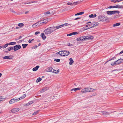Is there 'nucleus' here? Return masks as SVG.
Returning a JSON list of instances; mask_svg holds the SVG:
<instances>
[{"label": "nucleus", "mask_w": 123, "mask_h": 123, "mask_svg": "<svg viewBox=\"0 0 123 123\" xmlns=\"http://www.w3.org/2000/svg\"><path fill=\"white\" fill-rule=\"evenodd\" d=\"M36 3V2L35 1H31V2H29L28 3Z\"/></svg>", "instance_id": "nucleus-55"}, {"label": "nucleus", "mask_w": 123, "mask_h": 123, "mask_svg": "<svg viewBox=\"0 0 123 123\" xmlns=\"http://www.w3.org/2000/svg\"><path fill=\"white\" fill-rule=\"evenodd\" d=\"M29 103L30 104V105L32 104L33 103V102L32 101H30L29 102Z\"/></svg>", "instance_id": "nucleus-51"}, {"label": "nucleus", "mask_w": 123, "mask_h": 123, "mask_svg": "<svg viewBox=\"0 0 123 123\" xmlns=\"http://www.w3.org/2000/svg\"><path fill=\"white\" fill-rule=\"evenodd\" d=\"M72 33H70L68 34H67V36H72Z\"/></svg>", "instance_id": "nucleus-47"}, {"label": "nucleus", "mask_w": 123, "mask_h": 123, "mask_svg": "<svg viewBox=\"0 0 123 123\" xmlns=\"http://www.w3.org/2000/svg\"><path fill=\"white\" fill-rule=\"evenodd\" d=\"M114 8L113 6H109L107 8Z\"/></svg>", "instance_id": "nucleus-46"}, {"label": "nucleus", "mask_w": 123, "mask_h": 123, "mask_svg": "<svg viewBox=\"0 0 123 123\" xmlns=\"http://www.w3.org/2000/svg\"><path fill=\"white\" fill-rule=\"evenodd\" d=\"M120 25V23H117L116 24H113V26L114 27H115L116 26H119Z\"/></svg>", "instance_id": "nucleus-29"}, {"label": "nucleus", "mask_w": 123, "mask_h": 123, "mask_svg": "<svg viewBox=\"0 0 123 123\" xmlns=\"http://www.w3.org/2000/svg\"><path fill=\"white\" fill-rule=\"evenodd\" d=\"M84 37L85 38V40L87 39H92L93 38V36L91 35L84 36Z\"/></svg>", "instance_id": "nucleus-7"}, {"label": "nucleus", "mask_w": 123, "mask_h": 123, "mask_svg": "<svg viewBox=\"0 0 123 123\" xmlns=\"http://www.w3.org/2000/svg\"><path fill=\"white\" fill-rule=\"evenodd\" d=\"M39 66H37L36 67L33 68L32 70L33 71H35L37 70Z\"/></svg>", "instance_id": "nucleus-20"}, {"label": "nucleus", "mask_w": 123, "mask_h": 123, "mask_svg": "<svg viewBox=\"0 0 123 123\" xmlns=\"http://www.w3.org/2000/svg\"><path fill=\"white\" fill-rule=\"evenodd\" d=\"M90 25H86V27H88V28L87 29H88V27H89L90 26Z\"/></svg>", "instance_id": "nucleus-52"}, {"label": "nucleus", "mask_w": 123, "mask_h": 123, "mask_svg": "<svg viewBox=\"0 0 123 123\" xmlns=\"http://www.w3.org/2000/svg\"><path fill=\"white\" fill-rule=\"evenodd\" d=\"M73 4V3H70V2H68L67 3V4L68 5H72V4Z\"/></svg>", "instance_id": "nucleus-44"}, {"label": "nucleus", "mask_w": 123, "mask_h": 123, "mask_svg": "<svg viewBox=\"0 0 123 123\" xmlns=\"http://www.w3.org/2000/svg\"><path fill=\"white\" fill-rule=\"evenodd\" d=\"M2 74L1 73H0V77H1L2 76Z\"/></svg>", "instance_id": "nucleus-64"}, {"label": "nucleus", "mask_w": 123, "mask_h": 123, "mask_svg": "<svg viewBox=\"0 0 123 123\" xmlns=\"http://www.w3.org/2000/svg\"><path fill=\"white\" fill-rule=\"evenodd\" d=\"M4 59H12V58L11 55L7 56H4L3 57Z\"/></svg>", "instance_id": "nucleus-13"}, {"label": "nucleus", "mask_w": 123, "mask_h": 123, "mask_svg": "<svg viewBox=\"0 0 123 123\" xmlns=\"http://www.w3.org/2000/svg\"><path fill=\"white\" fill-rule=\"evenodd\" d=\"M80 18H78V17L76 18H75L74 20H77V19H79Z\"/></svg>", "instance_id": "nucleus-54"}, {"label": "nucleus", "mask_w": 123, "mask_h": 123, "mask_svg": "<svg viewBox=\"0 0 123 123\" xmlns=\"http://www.w3.org/2000/svg\"><path fill=\"white\" fill-rule=\"evenodd\" d=\"M123 61V59H119L117 60L116 61V62L117 63V65L121 63Z\"/></svg>", "instance_id": "nucleus-16"}, {"label": "nucleus", "mask_w": 123, "mask_h": 123, "mask_svg": "<svg viewBox=\"0 0 123 123\" xmlns=\"http://www.w3.org/2000/svg\"><path fill=\"white\" fill-rule=\"evenodd\" d=\"M104 18L105 19V21L107 19V17L103 15L99 16L98 17V19L100 21L103 20Z\"/></svg>", "instance_id": "nucleus-3"}, {"label": "nucleus", "mask_w": 123, "mask_h": 123, "mask_svg": "<svg viewBox=\"0 0 123 123\" xmlns=\"http://www.w3.org/2000/svg\"><path fill=\"white\" fill-rule=\"evenodd\" d=\"M46 71L47 72H53L54 71V70L51 67H48L46 69Z\"/></svg>", "instance_id": "nucleus-4"}, {"label": "nucleus", "mask_w": 123, "mask_h": 123, "mask_svg": "<svg viewBox=\"0 0 123 123\" xmlns=\"http://www.w3.org/2000/svg\"><path fill=\"white\" fill-rule=\"evenodd\" d=\"M80 89V88H73L71 90V91L74 90V91H76L77 90H79Z\"/></svg>", "instance_id": "nucleus-26"}, {"label": "nucleus", "mask_w": 123, "mask_h": 123, "mask_svg": "<svg viewBox=\"0 0 123 123\" xmlns=\"http://www.w3.org/2000/svg\"><path fill=\"white\" fill-rule=\"evenodd\" d=\"M40 111L39 110H37L32 115H37Z\"/></svg>", "instance_id": "nucleus-32"}, {"label": "nucleus", "mask_w": 123, "mask_h": 123, "mask_svg": "<svg viewBox=\"0 0 123 123\" xmlns=\"http://www.w3.org/2000/svg\"><path fill=\"white\" fill-rule=\"evenodd\" d=\"M18 25L20 27H22L24 25V24L23 23H19L18 24Z\"/></svg>", "instance_id": "nucleus-30"}, {"label": "nucleus", "mask_w": 123, "mask_h": 123, "mask_svg": "<svg viewBox=\"0 0 123 123\" xmlns=\"http://www.w3.org/2000/svg\"><path fill=\"white\" fill-rule=\"evenodd\" d=\"M50 13V12L49 11H48L47 12H44V14L45 15L49 14Z\"/></svg>", "instance_id": "nucleus-39"}, {"label": "nucleus", "mask_w": 123, "mask_h": 123, "mask_svg": "<svg viewBox=\"0 0 123 123\" xmlns=\"http://www.w3.org/2000/svg\"><path fill=\"white\" fill-rule=\"evenodd\" d=\"M68 46H73V45L72 44H70L69 43L68 44Z\"/></svg>", "instance_id": "nucleus-48"}, {"label": "nucleus", "mask_w": 123, "mask_h": 123, "mask_svg": "<svg viewBox=\"0 0 123 123\" xmlns=\"http://www.w3.org/2000/svg\"><path fill=\"white\" fill-rule=\"evenodd\" d=\"M97 16V15L96 14H92L89 16V17L90 18H93L96 17Z\"/></svg>", "instance_id": "nucleus-27"}, {"label": "nucleus", "mask_w": 123, "mask_h": 123, "mask_svg": "<svg viewBox=\"0 0 123 123\" xmlns=\"http://www.w3.org/2000/svg\"><path fill=\"white\" fill-rule=\"evenodd\" d=\"M76 40L78 41H81L82 40H85V38L84 37H80L79 38H77Z\"/></svg>", "instance_id": "nucleus-12"}, {"label": "nucleus", "mask_w": 123, "mask_h": 123, "mask_svg": "<svg viewBox=\"0 0 123 123\" xmlns=\"http://www.w3.org/2000/svg\"><path fill=\"white\" fill-rule=\"evenodd\" d=\"M101 113L105 115H107L109 114V112H106L104 111H101Z\"/></svg>", "instance_id": "nucleus-18"}, {"label": "nucleus", "mask_w": 123, "mask_h": 123, "mask_svg": "<svg viewBox=\"0 0 123 123\" xmlns=\"http://www.w3.org/2000/svg\"><path fill=\"white\" fill-rule=\"evenodd\" d=\"M68 25L71 26V25L66 23L55 27L53 26L50 27L45 30L44 32L46 35H48L51 33L53 32L56 31L57 29L60 28L63 26H65Z\"/></svg>", "instance_id": "nucleus-1"}, {"label": "nucleus", "mask_w": 123, "mask_h": 123, "mask_svg": "<svg viewBox=\"0 0 123 123\" xmlns=\"http://www.w3.org/2000/svg\"><path fill=\"white\" fill-rule=\"evenodd\" d=\"M72 35H76L78 34V33L77 32H72Z\"/></svg>", "instance_id": "nucleus-40"}, {"label": "nucleus", "mask_w": 123, "mask_h": 123, "mask_svg": "<svg viewBox=\"0 0 123 123\" xmlns=\"http://www.w3.org/2000/svg\"><path fill=\"white\" fill-rule=\"evenodd\" d=\"M123 53V51H121V52L119 53V54H121L122 53Z\"/></svg>", "instance_id": "nucleus-59"}, {"label": "nucleus", "mask_w": 123, "mask_h": 123, "mask_svg": "<svg viewBox=\"0 0 123 123\" xmlns=\"http://www.w3.org/2000/svg\"><path fill=\"white\" fill-rule=\"evenodd\" d=\"M95 90L94 89H92V88H90V91H91V92L92 91H93V90Z\"/></svg>", "instance_id": "nucleus-53"}, {"label": "nucleus", "mask_w": 123, "mask_h": 123, "mask_svg": "<svg viewBox=\"0 0 123 123\" xmlns=\"http://www.w3.org/2000/svg\"><path fill=\"white\" fill-rule=\"evenodd\" d=\"M59 72V70L58 69L57 71L54 70V71L53 72H54L55 73L57 74Z\"/></svg>", "instance_id": "nucleus-41"}, {"label": "nucleus", "mask_w": 123, "mask_h": 123, "mask_svg": "<svg viewBox=\"0 0 123 123\" xmlns=\"http://www.w3.org/2000/svg\"><path fill=\"white\" fill-rule=\"evenodd\" d=\"M13 47H11L10 48L9 47L7 49H5V52H8L11 50H13Z\"/></svg>", "instance_id": "nucleus-14"}, {"label": "nucleus", "mask_w": 123, "mask_h": 123, "mask_svg": "<svg viewBox=\"0 0 123 123\" xmlns=\"http://www.w3.org/2000/svg\"><path fill=\"white\" fill-rule=\"evenodd\" d=\"M63 56H66L68 55L69 54V52L68 51L64 50L63 51Z\"/></svg>", "instance_id": "nucleus-10"}, {"label": "nucleus", "mask_w": 123, "mask_h": 123, "mask_svg": "<svg viewBox=\"0 0 123 123\" xmlns=\"http://www.w3.org/2000/svg\"><path fill=\"white\" fill-rule=\"evenodd\" d=\"M111 1L113 2L114 3H116V2H117V0H111Z\"/></svg>", "instance_id": "nucleus-45"}, {"label": "nucleus", "mask_w": 123, "mask_h": 123, "mask_svg": "<svg viewBox=\"0 0 123 123\" xmlns=\"http://www.w3.org/2000/svg\"><path fill=\"white\" fill-rule=\"evenodd\" d=\"M19 28V27H16V29H18Z\"/></svg>", "instance_id": "nucleus-60"}, {"label": "nucleus", "mask_w": 123, "mask_h": 123, "mask_svg": "<svg viewBox=\"0 0 123 123\" xmlns=\"http://www.w3.org/2000/svg\"><path fill=\"white\" fill-rule=\"evenodd\" d=\"M82 92H91V91L90 90L89 88H86L83 89L82 91Z\"/></svg>", "instance_id": "nucleus-9"}, {"label": "nucleus", "mask_w": 123, "mask_h": 123, "mask_svg": "<svg viewBox=\"0 0 123 123\" xmlns=\"http://www.w3.org/2000/svg\"><path fill=\"white\" fill-rule=\"evenodd\" d=\"M113 7H114V8H120L122 7H123L122 6H120V5L113 6Z\"/></svg>", "instance_id": "nucleus-22"}, {"label": "nucleus", "mask_w": 123, "mask_h": 123, "mask_svg": "<svg viewBox=\"0 0 123 123\" xmlns=\"http://www.w3.org/2000/svg\"><path fill=\"white\" fill-rule=\"evenodd\" d=\"M41 36L43 40H44L46 38V37L45 36L44 34L43 33H42L41 34Z\"/></svg>", "instance_id": "nucleus-19"}, {"label": "nucleus", "mask_w": 123, "mask_h": 123, "mask_svg": "<svg viewBox=\"0 0 123 123\" xmlns=\"http://www.w3.org/2000/svg\"><path fill=\"white\" fill-rule=\"evenodd\" d=\"M63 51H60V55L61 56H63Z\"/></svg>", "instance_id": "nucleus-36"}, {"label": "nucleus", "mask_w": 123, "mask_h": 123, "mask_svg": "<svg viewBox=\"0 0 123 123\" xmlns=\"http://www.w3.org/2000/svg\"><path fill=\"white\" fill-rule=\"evenodd\" d=\"M8 43H7L5 44L4 45H3L2 46L3 48L4 49V48H6V47H7L8 46Z\"/></svg>", "instance_id": "nucleus-35"}, {"label": "nucleus", "mask_w": 123, "mask_h": 123, "mask_svg": "<svg viewBox=\"0 0 123 123\" xmlns=\"http://www.w3.org/2000/svg\"><path fill=\"white\" fill-rule=\"evenodd\" d=\"M117 2H119L122 1V0H117Z\"/></svg>", "instance_id": "nucleus-57"}, {"label": "nucleus", "mask_w": 123, "mask_h": 123, "mask_svg": "<svg viewBox=\"0 0 123 123\" xmlns=\"http://www.w3.org/2000/svg\"><path fill=\"white\" fill-rule=\"evenodd\" d=\"M16 43L15 42H11L9 43H8V45H13L14 44H16Z\"/></svg>", "instance_id": "nucleus-34"}, {"label": "nucleus", "mask_w": 123, "mask_h": 123, "mask_svg": "<svg viewBox=\"0 0 123 123\" xmlns=\"http://www.w3.org/2000/svg\"><path fill=\"white\" fill-rule=\"evenodd\" d=\"M4 99L2 96H0V102L3 100Z\"/></svg>", "instance_id": "nucleus-42"}, {"label": "nucleus", "mask_w": 123, "mask_h": 123, "mask_svg": "<svg viewBox=\"0 0 123 123\" xmlns=\"http://www.w3.org/2000/svg\"><path fill=\"white\" fill-rule=\"evenodd\" d=\"M54 61L57 62H59L60 61V59H54Z\"/></svg>", "instance_id": "nucleus-38"}, {"label": "nucleus", "mask_w": 123, "mask_h": 123, "mask_svg": "<svg viewBox=\"0 0 123 123\" xmlns=\"http://www.w3.org/2000/svg\"><path fill=\"white\" fill-rule=\"evenodd\" d=\"M84 12H82L79 13H78L75 14V16L83 14L84 13Z\"/></svg>", "instance_id": "nucleus-28"}, {"label": "nucleus", "mask_w": 123, "mask_h": 123, "mask_svg": "<svg viewBox=\"0 0 123 123\" xmlns=\"http://www.w3.org/2000/svg\"><path fill=\"white\" fill-rule=\"evenodd\" d=\"M14 51L20 49L21 48V46L19 45H17L13 47Z\"/></svg>", "instance_id": "nucleus-8"}, {"label": "nucleus", "mask_w": 123, "mask_h": 123, "mask_svg": "<svg viewBox=\"0 0 123 123\" xmlns=\"http://www.w3.org/2000/svg\"><path fill=\"white\" fill-rule=\"evenodd\" d=\"M34 40V39H32V40L30 39L29 40L28 42L29 43H31L32 42V41H33Z\"/></svg>", "instance_id": "nucleus-43"}, {"label": "nucleus", "mask_w": 123, "mask_h": 123, "mask_svg": "<svg viewBox=\"0 0 123 123\" xmlns=\"http://www.w3.org/2000/svg\"><path fill=\"white\" fill-rule=\"evenodd\" d=\"M18 101V100L16 98H14L10 100L9 101V103L10 104H12Z\"/></svg>", "instance_id": "nucleus-6"}, {"label": "nucleus", "mask_w": 123, "mask_h": 123, "mask_svg": "<svg viewBox=\"0 0 123 123\" xmlns=\"http://www.w3.org/2000/svg\"><path fill=\"white\" fill-rule=\"evenodd\" d=\"M22 37L21 36H20L19 37V38L18 39H21L22 38Z\"/></svg>", "instance_id": "nucleus-58"}, {"label": "nucleus", "mask_w": 123, "mask_h": 123, "mask_svg": "<svg viewBox=\"0 0 123 123\" xmlns=\"http://www.w3.org/2000/svg\"><path fill=\"white\" fill-rule=\"evenodd\" d=\"M19 110L18 108H15L12 109L11 110V111L13 113H15L18 111Z\"/></svg>", "instance_id": "nucleus-11"}, {"label": "nucleus", "mask_w": 123, "mask_h": 123, "mask_svg": "<svg viewBox=\"0 0 123 123\" xmlns=\"http://www.w3.org/2000/svg\"><path fill=\"white\" fill-rule=\"evenodd\" d=\"M119 17V16H118L117 15L115 16V18H118Z\"/></svg>", "instance_id": "nucleus-61"}, {"label": "nucleus", "mask_w": 123, "mask_h": 123, "mask_svg": "<svg viewBox=\"0 0 123 123\" xmlns=\"http://www.w3.org/2000/svg\"><path fill=\"white\" fill-rule=\"evenodd\" d=\"M38 22H37L36 23L32 25V27L33 28H37L39 26V25H38Z\"/></svg>", "instance_id": "nucleus-15"}, {"label": "nucleus", "mask_w": 123, "mask_h": 123, "mask_svg": "<svg viewBox=\"0 0 123 123\" xmlns=\"http://www.w3.org/2000/svg\"><path fill=\"white\" fill-rule=\"evenodd\" d=\"M28 44H22V46L23 48L24 49L25 48L26 46L28 45Z\"/></svg>", "instance_id": "nucleus-33"}, {"label": "nucleus", "mask_w": 123, "mask_h": 123, "mask_svg": "<svg viewBox=\"0 0 123 123\" xmlns=\"http://www.w3.org/2000/svg\"><path fill=\"white\" fill-rule=\"evenodd\" d=\"M82 2V1H76V2H74L73 3V4H74V5H76L77 4H79L80 3Z\"/></svg>", "instance_id": "nucleus-24"}, {"label": "nucleus", "mask_w": 123, "mask_h": 123, "mask_svg": "<svg viewBox=\"0 0 123 123\" xmlns=\"http://www.w3.org/2000/svg\"><path fill=\"white\" fill-rule=\"evenodd\" d=\"M29 11H27L26 12H25V14H27L28 13H29Z\"/></svg>", "instance_id": "nucleus-56"}, {"label": "nucleus", "mask_w": 123, "mask_h": 123, "mask_svg": "<svg viewBox=\"0 0 123 123\" xmlns=\"http://www.w3.org/2000/svg\"><path fill=\"white\" fill-rule=\"evenodd\" d=\"M95 94H93V95H92L91 96L92 97V96H95Z\"/></svg>", "instance_id": "nucleus-63"}, {"label": "nucleus", "mask_w": 123, "mask_h": 123, "mask_svg": "<svg viewBox=\"0 0 123 123\" xmlns=\"http://www.w3.org/2000/svg\"><path fill=\"white\" fill-rule=\"evenodd\" d=\"M116 65H117V63L116 62V61H115L114 62H112L111 64V65L112 66H114Z\"/></svg>", "instance_id": "nucleus-37"}, {"label": "nucleus", "mask_w": 123, "mask_h": 123, "mask_svg": "<svg viewBox=\"0 0 123 123\" xmlns=\"http://www.w3.org/2000/svg\"><path fill=\"white\" fill-rule=\"evenodd\" d=\"M51 20L50 18H47L46 19H45L43 20H42V21H43V23H44L45 24H46L47 22L48 21H50Z\"/></svg>", "instance_id": "nucleus-17"}, {"label": "nucleus", "mask_w": 123, "mask_h": 123, "mask_svg": "<svg viewBox=\"0 0 123 123\" xmlns=\"http://www.w3.org/2000/svg\"><path fill=\"white\" fill-rule=\"evenodd\" d=\"M40 33V32L39 31H37L35 32V34L36 35H37L38 34H39Z\"/></svg>", "instance_id": "nucleus-49"}, {"label": "nucleus", "mask_w": 123, "mask_h": 123, "mask_svg": "<svg viewBox=\"0 0 123 123\" xmlns=\"http://www.w3.org/2000/svg\"><path fill=\"white\" fill-rule=\"evenodd\" d=\"M25 96H26V95L25 94H24L21 97H20V98H19L17 99L18 100V101L20 99H23L25 97Z\"/></svg>", "instance_id": "nucleus-23"}, {"label": "nucleus", "mask_w": 123, "mask_h": 123, "mask_svg": "<svg viewBox=\"0 0 123 123\" xmlns=\"http://www.w3.org/2000/svg\"><path fill=\"white\" fill-rule=\"evenodd\" d=\"M98 23L97 22H93L91 24V25H90V27H88V28H90L96 26L98 25Z\"/></svg>", "instance_id": "nucleus-5"}, {"label": "nucleus", "mask_w": 123, "mask_h": 123, "mask_svg": "<svg viewBox=\"0 0 123 123\" xmlns=\"http://www.w3.org/2000/svg\"><path fill=\"white\" fill-rule=\"evenodd\" d=\"M60 51L59 52H57L56 53V54H60Z\"/></svg>", "instance_id": "nucleus-62"}, {"label": "nucleus", "mask_w": 123, "mask_h": 123, "mask_svg": "<svg viewBox=\"0 0 123 123\" xmlns=\"http://www.w3.org/2000/svg\"><path fill=\"white\" fill-rule=\"evenodd\" d=\"M120 12L118 11H107L106 12V13L108 15H112L114 14L118 13H120Z\"/></svg>", "instance_id": "nucleus-2"}, {"label": "nucleus", "mask_w": 123, "mask_h": 123, "mask_svg": "<svg viewBox=\"0 0 123 123\" xmlns=\"http://www.w3.org/2000/svg\"><path fill=\"white\" fill-rule=\"evenodd\" d=\"M69 60L70 61L69 63V64L70 65H71L74 63V61L72 59V58H70L69 59Z\"/></svg>", "instance_id": "nucleus-25"}, {"label": "nucleus", "mask_w": 123, "mask_h": 123, "mask_svg": "<svg viewBox=\"0 0 123 123\" xmlns=\"http://www.w3.org/2000/svg\"><path fill=\"white\" fill-rule=\"evenodd\" d=\"M30 105V104L29 103H27L26 104H25L24 105L25 106H28Z\"/></svg>", "instance_id": "nucleus-50"}, {"label": "nucleus", "mask_w": 123, "mask_h": 123, "mask_svg": "<svg viewBox=\"0 0 123 123\" xmlns=\"http://www.w3.org/2000/svg\"><path fill=\"white\" fill-rule=\"evenodd\" d=\"M43 21H42V20H41L40 21H38V25H39V26L42 25V24L43 23Z\"/></svg>", "instance_id": "nucleus-21"}, {"label": "nucleus", "mask_w": 123, "mask_h": 123, "mask_svg": "<svg viewBox=\"0 0 123 123\" xmlns=\"http://www.w3.org/2000/svg\"><path fill=\"white\" fill-rule=\"evenodd\" d=\"M42 80V78L40 77H39L37 78L36 80V82L37 83L38 82Z\"/></svg>", "instance_id": "nucleus-31"}]
</instances>
